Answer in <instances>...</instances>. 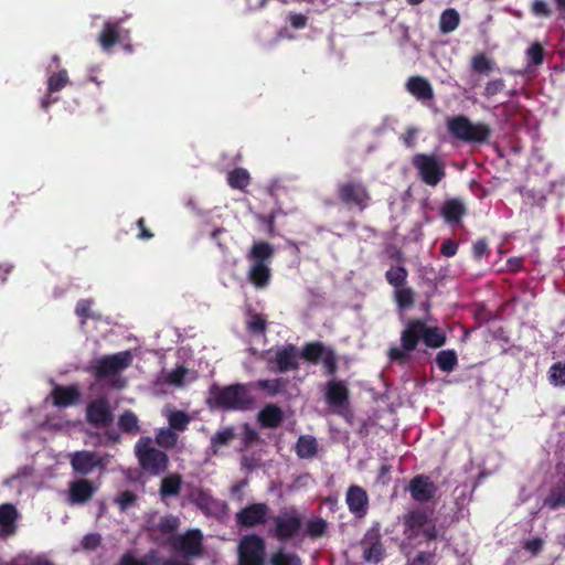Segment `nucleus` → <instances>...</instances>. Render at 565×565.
<instances>
[{"instance_id": "nucleus-55", "label": "nucleus", "mask_w": 565, "mask_h": 565, "mask_svg": "<svg viewBox=\"0 0 565 565\" xmlns=\"http://www.w3.org/2000/svg\"><path fill=\"white\" fill-rule=\"evenodd\" d=\"M339 196L342 202L350 203L353 201V183L347 182L339 188Z\"/></svg>"}, {"instance_id": "nucleus-52", "label": "nucleus", "mask_w": 565, "mask_h": 565, "mask_svg": "<svg viewBox=\"0 0 565 565\" xmlns=\"http://www.w3.org/2000/svg\"><path fill=\"white\" fill-rule=\"evenodd\" d=\"M156 562L157 565H192L190 559L186 558H175V557H168L164 558L160 555V553L156 550Z\"/></svg>"}, {"instance_id": "nucleus-28", "label": "nucleus", "mask_w": 565, "mask_h": 565, "mask_svg": "<svg viewBox=\"0 0 565 565\" xmlns=\"http://www.w3.org/2000/svg\"><path fill=\"white\" fill-rule=\"evenodd\" d=\"M327 531V522L319 516H315L305 520L303 534L301 535V540L305 537H310L312 540L321 537Z\"/></svg>"}, {"instance_id": "nucleus-24", "label": "nucleus", "mask_w": 565, "mask_h": 565, "mask_svg": "<svg viewBox=\"0 0 565 565\" xmlns=\"http://www.w3.org/2000/svg\"><path fill=\"white\" fill-rule=\"evenodd\" d=\"M407 523L416 534L422 532L427 539L436 536L435 525L425 512L412 513Z\"/></svg>"}, {"instance_id": "nucleus-3", "label": "nucleus", "mask_w": 565, "mask_h": 565, "mask_svg": "<svg viewBox=\"0 0 565 565\" xmlns=\"http://www.w3.org/2000/svg\"><path fill=\"white\" fill-rule=\"evenodd\" d=\"M210 394L215 406L225 411H248L254 404L248 384L213 385Z\"/></svg>"}, {"instance_id": "nucleus-20", "label": "nucleus", "mask_w": 565, "mask_h": 565, "mask_svg": "<svg viewBox=\"0 0 565 565\" xmlns=\"http://www.w3.org/2000/svg\"><path fill=\"white\" fill-rule=\"evenodd\" d=\"M363 558L367 563H376L383 556V547L380 542V534L377 530H372L362 541Z\"/></svg>"}, {"instance_id": "nucleus-44", "label": "nucleus", "mask_w": 565, "mask_h": 565, "mask_svg": "<svg viewBox=\"0 0 565 565\" xmlns=\"http://www.w3.org/2000/svg\"><path fill=\"white\" fill-rule=\"evenodd\" d=\"M456 363L457 356L452 351H441L437 355V364L443 371H451Z\"/></svg>"}, {"instance_id": "nucleus-19", "label": "nucleus", "mask_w": 565, "mask_h": 565, "mask_svg": "<svg viewBox=\"0 0 565 565\" xmlns=\"http://www.w3.org/2000/svg\"><path fill=\"white\" fill-rule=\"evenodd\" d=\"M285 419L282 409L276 404L265 405L257 414V420L260 427L274 429L281 425Z\"/></svg>"}, {"instance_id": "nucleus-61", "label": "nucleus", "mask_w": 565, "mask_h": 565, "mask_svg": "<svg viewBox=\"0 0 565 565\" xmlns=\"http://www.w3.org/2000/svg\"><path fill=\"white\" fill-rule=\"evenodd\" d=\"M543 546V541L540 537H533L525 542L524 548L530 551L532 554H537Z\"/></svg>"}, {"instance_id": "nucleus-5", "label": "nucleus", "mask_w": 565, "mask_h": 565, "mask_svg": "<svg viewBox=\"0 0 565 565\" xmlns=\"http://www.w3.org/2000/svg\"><path fill=\"white\" fill-rule=\"evenodd\" d=\"M135 456L140 468L151 476H159L168 469V455L153 447L150 437H140L138 439L135 445Z\"/></svg>"}, {"instance_id": "nucleus-25", "label": "nucleus", "mask_w": 565, "mask_h": 565, "mask_svg": "<svg viewBox=\"0 0 565 565\" xmlns=\"http://www.w3.org/2000/svg\"><path fill=\"white\" fill-rule=\"evenodd\" d=\"M273 256L274 248L265 241L255 242L248 253V259H250L252 263L267 264Z\"/></svg>"}, {"instance_id": "nucleus-50", "label": "nucleus", "mask_w": 565, "mask_h": 565, "mask_svg": "<svg viewBox=\"0 0 565 565\" xmlns=\"http://www.w3.org/2000/svg\"><path fill=\"white\" fill-rule=\"evenodd\" d=\"M93 301L89 299H81L77 301L75 307V313L77 317L82 318L83 321L90 318V308H92Z\"/></svg>"}, {"instance_id": "nucleus-2", "label": "nucleus", "mask_w": 565, "mask_h": 565, "mask_svg": "<svg viewBox=\"0 0 565 565\" xmlns=\"http://www.w3.org/2000/svg\"><path fill=\"white\" fill-rule=\"evenodd\" d=\"M420 338H423L427 345L434 348L441 347L445 342V337L437 328H428L420 321H411L402 332V349L392 348L390 350V358L404 362L407 359V353L416 348Z\"/></svg>"}, {"instance_id": "nucleus-29", "label": "nucleus", "mask_w": 565, "mask_h": 565, "mask_svg": "<svg viewBox=\"0 0 565 565\" xmlns=\"http://www.w3.org/2000/svg\"><path fill=\"white\" fill-rule=\"evenodd\" d=\"M441 213L447 222L458 223L465 214V205L459 200H448L444 203Z\"/></svg>"}, {"instance_id": "nucleus-51", "label": "nucleus", "mask_w": 565, "mask_h": 565, "mask_svg": "<svg viewBox=\"0 0 565 565\" xmlns=\"http://www.w3.org/2000/svg\"><path fill=\"white\" fill-rule=\"evenodd\" d=\"M526 55L534 65H539L543 61V49L540 44L534 43L527 49Z\"/></svg>"}, {"instance_id": "nucleus-4", "label": "nucleus", "mask_w": 565, "mask_h": 565, "mask_svg": "<svg viewBox=\"0 0 565 565\" xmlns=\"http://www.w3.org/2000/svg\"><path fill=\"white\" fill-rule=\"evenodd\" d=\"M271 520L273 524L269 529V533L277 541L288 542L301 539L305 526V514L297 508H282Z\"/></svg>"}, {"instance_id": "nucleus-18", "label": "nucleus", "mask_w": 565, "mask_h": 565, "mask_svg": "<svg viewBox=\"0 0 565 565\" xmlns=\"http://www.w3.org/2000/svg\"><path fill=\"white\" fill-rule=\"evenodd\" d=\"M324 399L330 406H343L349 399V390L343 382L330 380L326 384Z\"/></svg>"}, {"instance_id": "nucleus-49", "label": "nucleus", "mask_w": 565, "mask_h": 565, "mask_svg": "<svg viewBox=\"0 0 565 565\" xmlns=\"http://www.w3.org/2000/svg\"><path fill=\"white\" fill-rule=\"evenodd\" d=\"M550 379L554 385L565 384V363L555 364L551 369Z\"/></svg>"}, {"instance_id": "nucleus-16", "label": "nucleus", "mask_w": 565, "mask_h": 565, "mask_svg": "<svg viewBox=\"0 0 565 565\" xmlns=\"http://www.w3.org/2000/svg\"><path fill=\"white\" fill-rule=\"evenodd\" d=\"M51 398L54 406L66 408L79 402L81 392L77 385L63 386L56 384L51 392Z\"/></svg>"}, {"instance_id": "nucleus-45", "label": "nucleus", "mask_w": 565, "mask_h": 565, "mask_svg": "<svg viewBox=\"0 0 565 565\" xmlns=\"http://www.w3.org/2000/svg\"><path fill=\"white\" fill-rule=\"evenodd\" d=\"M369 499L364 490L355 487V516L362 518L366 514Z\"/></svg>"}, {"instance_id": "nucleus-46", "label": "nucleus", "mask_w": 565, "mask_h": 565, "mask_svg": "<svg viewBox=\"0 0 565 565\" xmlns=\"http://www.w3.org/2000/svg\"><path fill=\"white\" fill-rule=\"evenodd\" d=\"M137 499V495L132 491L125 490L117 495L115 502L121 511H126L136 503Z\"/></svg>"}, {"instance_id": "nucleus-48", "label": "nucleus", "mask_w": 565, "mask_h": 565, "mask_svg": "<svg viewBox=\"0 0 565 565\" xmlns=\"http://www.w3.org/2000/svg\"><path fill=\"white\" fill-rule=\"evenodd\" d=\"M406 276L407 273L403 267H394L386 273V278L390 284L396 287L401 286L405 281Z\"/></svg>"}, {"instance_id": "nucleus-57", "label": "nucleus", "mask_w": 565, "mask_h": 565, "mask_svg": "<svg viewBox=\"0 0 565 565\" xmlns=\"http://www.w3.org/2000/svg\"><path fill=\"white\" fill-rule=\"evenodd\" d=\"M504 87V83L502 79H494V81H490L489 83H487L486 87H484V94L487 96H493L495 94H498L499 92H501Z\"/></svg>"}, {"instance_id": "nucleus-40", "label": "nucleus", "mask_w": 565, "mask_h": 565, "mask_svg": "<svg viewBox=\"0 0 565 565\" xmlns=\"http://www.w3.org/2000/svg\"><path fill=\"white\" fill-rule=\"evenodd\" d=\"M287 385V381L282 377L274 380H258L255 386L268 392L269 395L274 396L282 392Z\"/></svg>"}, {"instance_id": "nucleus-38", "label": "nucleus", "mask_w": 565, "mask_h": 565, "mask_svg": "<svg viewBox=\"0 0 565 565\" xmlns=\"http://www.w3.org/2000/svg\"><path fill=\"white\" fill-rule=\"evenodd\" d=\"M68 83L70 78L67 71L61 70L47 78V92L49 94L57 93L62 90Z\"/></svg>"}, {"instance_id": "nucleus-35", "label": "nucleus", "mask_w": 565, "mask_h": 565, "mask_svg": "<svg viewBox=\"0 0 565 565\" xmlns=\"http://www.w3.org/2000/svg\"><path fill=\"white\" fill-rule=\"evenodd\" d=\"M460 21L459 13L455 9H447L440 15L439 28L443 33H449L457 29Z\"/></svg>"}, {"instance_id": "nucleus-22", "label": "nucleus", "mask_w": 565, "mask_h": 565, "mask_svg": "<svg viewBox=\"0 0 565 565\" xmlns=\"http://www.w3.org/2000/svg\"><path fill=\"white\" fill-rule=\"evenodd\" d=\"M247 278L255 288H266L269 285L271 278V270L269 265L263 263H252L247 271Z\"/></svg>"}, {"instance_id": "nucleus-54", "label": "nucleus", "mask_w": 565, "mask_h": 565, "mask_svg": "<svg viewBox=\"0 0 565 565\" xmlns=\"http://www.w3.org/2000/svg\"><path fill=\"white\" fill-rule=\"evenodd\" d=\"M185 373H186L185 369L182 366H179V367L172 370L168 374L167 381L169 384H172V385H181L184 381Z\"/></svg>"}, {"instance_id": "nucleus-10", "label": "nucleus", "mask_w": 565, "mask_h": 565, "mask_svg": "<svg viewBox=\"0 0 565 565\" xmlns=\"http://www.w3.org/2000/svg\"><path fill=\"white\" fill-rule=\"evenodd\" d=\"M132 361L129 351L118 352L111 355H105L97 361L94 366V373L97 380H105L119 374L127 369Z\"/></svg>"}, {"instance_id": "nucleus-13", "label": "nucleus", "mask_w": 565, "mask_h": 565, "mask_svg": "<svg viewBox=\"0 0 565 565\" xmlns=\"http://www.w3.org/2000/svg\"><path fill=\"white\" fill-rule=\"evenodd\" d=\"M98 484L89 479L79 478L68 483L67 502L81 505L89 502L98 491Z\"/></svg>"}, {"instance_id": "nucleus-62", "label": "nucleus", "mask_w": 565, "mask_h": 565, "mask_svg": "<svg viewBox=\"0 0 565 565\" xmlns=\"http://www.w3.org/2000/svg\"><path fill=\"white\" fill-rule=\"evenodd\" d=\"M533 12L536 15H543V17H547L551 13L547 3L545 1H543V0H535L534 1V3H533Z\"/></svg>"}, {"instance_id": "nucleus-11", "label": "nucleus", "mask_w": 565, "mask_h": 565, "mask_svg": "<svg viewBox=\"0 0 565 565\" xmlns=\"http://www.w3.org/2000/svg\"><path fill=\"white\" fill-rule=\"evenodd\" d=\"M202 540L203 535L200 530H189L172 542V547L180 552L184 558L192 559L203 554Z\"/></svg>"}, {"instance_id": "nucleus-32", "label": "nucleus", "mask_w": 565, "mask_h": 565, "mask_svg": "<svg viewBox=\"0 0 565 565\" xmlns=\"http://www.w3.org/2000/svg\"><path fill=\"white\" fill-rule=\"evenodd\" d=\"M227 183L232 189L245 190L250 183V175L244 168H236L228 172Z\"/></svg>"}, {"instance_id": "nucleus-15", "label": "nucleus", "mask_w": 565, "mask_h": 565, "mask_svg": "<svg viewBox=\"0 0 565 565\" xmlns=\"http://www.w3.org/2000/svg\"><path fill=\"white\" fill-rule=\"evenodd\" d=\"M73 471L79 476L89 475L95 468L103 466V459L95 451L78 450L70 455Z\"/></svg>"}, {"instance_id": "nucleus-59", "label": "nucleus", "mask_w": 565, "mask_h": 565, "mask_svg": "<svg viewBox=\"0 0 565 565\" xmlns=\"http://www.w3.org/2000/svg\"><path fill=\"white\" fill-rule=\"evenodd\" d=\"M369 200L370 196L366 190L362 186H355V204L362 209L366 206Z\"/></svg>"}, {"instance_id": "nucleus-21", "label": "nucleus", "mask_w": 565, "mask_h": 565, "mask_svg": "<svg viewBox=\"0 0 565 565\" xmlns=\"http://www.w3.org/2000/svg\"><path fill=\"white\" fill-rule=\"evenodd\" d=\"M406 89L418 100H430L434 97L430 83L423 76L409 77L406 82Z\"/></svg>"}, {"instance_id": "nucleus-36", "label": "nucleus", "mask_w": 565, "mask_h": 565, "mask_svg": "<svg viewBox=\"0 0 565 565\" xmlns=\"http://www.w3.org/2000/svg\"><path fill=\"white\" fill-rule=\"evenodd\" d=\"M270 565H302L300 556L296 553L284 552L281 550L271 554Z\"/></svg>"}, {"instance_id": "nucleus-39", "label": "nucleus", "mask_w": 565, "mask_h": 565, "mask_svg": "<svg viewBox=\"0 0 565 565\" xmlns=\"http://www.w3.org/2000/svg\"><path fill=\"white\" fill-rule=\"evenodd\" d=\"M156 443L164 449H172L178 443V434L170 427L161 428L156 435Z\"/></svg>"}, {"instance_id": "nucleus-8", "label": "nucleus", "mask_w": 565, "mask_h": 565, "mask_svg": "<svg viewBox=\"0 0 565 565\" xmlns=\"http://www.w3.org/2000/svg\"><path fill=\"white\" fill-rule=\"evenodd\" d=\"M412 163L417 169L422 181L427 185L436 186L445 177V166L434 154H415Z\"/></svg>"}, {"instance_id": "nucleus-34", "label": "nucleus", "mask_w": 565, "mask_h": 565, "mask_svg": "<svg viewBox=\"0 0 565 565\" xmlns=\"http://www.w3.org/2000/svg\"><path fill=\"white\" fill-rule=\"evenodd\" d=\"M7 565H55L45 554H20Z\"/></svg>"}, {"instance_id": "nucleus-37", "label": "nucleus", "mask_w": 565, "mask_h": 565, "mask_svg": "<svg viewBox=\"0 0 565 565\" xmlns=\"http://www.w3.org/2000/svg\"><path fill=\"white\" fill-rule=\"evenodd\" d=\"M190 420L191 417L183 411H173L168 415L169 427L177 431H184Z\"/></svg>"}, {"instance_id": "nucleus-14", "label": "nucleus", "mask_w": 565, "mask_h": 565, "mask_svg": "<svg viewBox=\"0 0 565 565\" xmlns=\"http://www.w3.org/2000/svg\"><path fill=\"white\" fill-rule=\"evenodd\" d=\"M124 19L106 21L97 39L102 50L109 52L117 43L128 40L130 31L122 29Z\"/></svg>"}, {"instance_id": "nucleus-31", "label": "nucleus", "mask_w": 565, "mask_h": 565, "mask_svg": "<svg viewBox=\"0 0 565 565\" xmlns=\"http://www.w3.org/2000/svg\"><path fill=\"white\" fill-rule=\"evenodd\" d=\"M118 427L122 433L137 435L140 431L139 419L132 411H125L119 415Z\"/></svg>"}, {"instance_id": "nucleus-42", "label": "nucleus", "mask_w": 565, "mask_h": 565, "mask_svg": "<svg viewBox=\"0 0 565 565\" xmlns=\"http://www.w3.org/2000/svg\"><path fill=\"white\" fill-rule=\"evenodd\" d=\"M267 329V321L260 313H253L250 319L246 322V330L250 334L259 335L265 334Z\"/></svg>"}, {"instance_id": "nucleus-26", "label": "nucleus", "mask_w": 565, "mask_h": 565, "mask_svg": "<svg viewBox=\"0 0 565 565\" xmlns=\"http://www.w3.org/2000/svg\"><path fill=\"white\" fill-rule=\"evenodd\" d=\"M318 451V443L315 437L302 435L296 443V454L301 459L312 458Z\"/></svg>"}, {"instance_id": "nucleus-43", "label": "nucleus", "mask_w": 565, "mask_h": 565, "mask_svg": "<svg viewBox=\"0 0 565 565\" xmlns=\"http://www.w3.org/2000/svg\"><path fill=\"white\" fill-rule=\"evenodd\" d=\"M493 66L492 61L484 54H478L471 60V67L475 72L480 74H488L491 72Z\"/></svg>"}, {"instance_id": "nucleus-64", "label": "nucleus", "mask_w": 565, "mask_h": 565, "mask_svg": "<svg viewBox=\"0 0 565 565\" xmlns=\"http://www.w3.org/2000/svg\"><path fill=\"white\" fill-rule=\"evenodd\" d=\"M433 555L420 553L412 562L411 565H431Z\"/></svg>"}, {"instance_id": "nucleus-27", "label": "nucleus", "mask_w": 565, "mask_h": 565, "mask_svg": "<svg viewBox=\"0 0 565 565\" xmlns=\"http://www.w3.org/2000/svg\"><path fill=\"white\" fill-rule=\"evenodd\" d=\"M235 438V429L232 426L217 430L211 437L210 449L213 455H217L218 449L228 446Z\"/></svg>"}, {"instance_id": "nucleus-47", "label": "nucleus", "mask_w": 565, "mask_h": 565, "mask_svg": "<svg viewBox=\"0 0 565 565\" xmlns=\"http://www.w3.org/2000/svg\"><path fill=\"white\" fill-rule=\"evenodd\" d=\"M544 505L555 510L559 507L565 505V488L563 490H557L552 492V494L545 499Z\"/></svg>"}, {"instance_id": "nucleus-23", "label": "nucleus", "mask_w": 565, "mask_h": 565, "mask_svg": "<svg viewBox=\"0 0 565 565\" xmlns=\"http://www.w3.org/2000/svg\"><path fill=\"white\" fill-rule=\"evenodd\" d=\"M409 491L412 497L416 501H428L436 492L435 484L425 477H416L409 484Z\"/></svg>"}, {"instance_id": "nucleus-53", "label": "nucleus", "mask_w": 565, "mask_h": 565, "mask_svg": "<svg viewBox=\"0 0 565 565\" xmlns=\"http://www.w3.org/2000/svg\"><path fill=\"white\" fill-rule=\"evenodd\" d=\"M102 537L98 533L86 534L82 540V546L85 550H95L100 545Z\"/></svg>"}, {"instance_id": "nucleus-60", "label": "nucleus", "mask_w": 565, "mask_h": 565, "mask_svg": "<svg viewBox=\"0 0 565 565\" xmlns=\"http://www.w3.org/2000/svg\"><path fill=\"white\" fill-rule=\"evenodd\" d=\"M241 465L242 468L248 472L255 470L259 466L258 460L253 456H243L241 459Z\"/></svg>"}, {"instance_id": "nucleus-7", "label": "nucleus", "mask_w": 565, "mask_h": 565, "mask_svg": "<svg viewBox=\"0 0 565 565\" xmlns=\"http://www.w3.org/2000/svg\"><path fill=\"white\" fill-rule=\"evenodd\" d=\"M447 126L452 136L463 141L482 142L490 135V129L487 125L473 124L465 116L448 119Z\"/></svg>"}, {"instance_id": "nucleus-12", "label": "nucleus", "mask_w": 565, "mask_h": 565, "mask_svg": "<svg viewBox=\"0 0 565 565\" xmlns=\"http://www.w3.org/2000/svg\"><path fill=\"white\" fill-rule=\"evenodd\" d=\"M86 419L95 428L108 427L114 422L109 402L104 397L90 402L86 407Z\"/></svg>"}, {"instance_id": "nucleus-41", "label": "nucleus", "mask_w": 565, "mask_h": 565, "mask_svg": "<svg viewBox=\"0 0 565 565\" xmlns=\"http://www.w3.org/2000/svg\"><path fill=\"white\" fill-rule=\"evenodd\" d=\"M179 519L172 514L160 518L152 531H159L161 534L168 535L174 533L179 527Z\"/></svg>"}, {"instance_id": "nucleus-9", "label": "nucleus", "mask_w": 565, "mask_h": 565, "mask_svg": "<svg viewBox=\"0 0 565 565\" xmlns=\"http://www.w3.org/2000/svg\"><path fill=\"white\" fill-rule=\"evenodd\" d=\"M271 509L266 502H254L243 507L235 514L237 526L253 529L266 525L270 519Z\"/></svg>"}, {"instance_id": "nucleus-58", "label": "nucleus", "mask_w": 565, "mask_h": 565, "mask_svg": "<svg viewBox=\"0 0 565 565\" xmlns=\"http://www.w3.org/2000/svg\"><path fill=\"white\" fill-rule=\"evenodd\" d=\"M288 21L295 29H303L307 25V17L301 13H290Z\"/></svg>"}, {"instance_id": "nucleus-6", "label": "nucleus", "mask_w": 565, "mask_h": 565, "mask_svg": "<svg viewBox=\"0 0 565 565\" xmlns=\"http://www.w3.org/2000/svg\"><path fill=\"white\" fill-rule=\"evenodd\" d=\"M238 565H266V542L255 533L244 535L237 545Z\"/></svg>"}, {"instance_id": "nucleus-63", "label": "nucleus", "mask_w": 565, "mask_h": 565, "mask_svg": "<svg viewBox=\"0 0 565 565\" xmlns=\"http://www.w3.org/2000/svg\"><path fill=\"white\" fill-rule=\"evenodd\" d=\"M458 245L454 241H444L441 244V253L447 256L451 257L457 253Z\"/></svg>"}, {"instance_id": "nucleus-56", "label": "nucleus", "mask_w": 565, "mask_h": 565, "mask_svg": "<svg viewBox=\"0 0 565 565\" xmlns=\"http://www.w3.org/2000/svg\"><path fill=\"white\" fill-rule=\"evenodd\" d=\"M396 299L401 307H408L413 303V294L409 289H398Z\"/></svg>"}, {"instance_id": "nucleus-33", "label": "nucleus", "mask_w": 565, "mask_h": 565, "mask_svg": "<svg viewBox=\"0 0 565 565\" xmlns=\"http://www.w3.org/2000/svg\"><path fill=\"white\" fill-rule=\"evenodd\" d=\"M117 565H157L156 550H150L141 558H136L130 552L122 554Z\"/></svg>"}, {"instance_id": "nucleus-30", "label": "nucleus", "mask_w": 565, "mask_h": 565, "mask_svg": "<svg viewBox=\"0 0 565 565\" xmlns=\"http://www.w3.org/2000/svg\"><path fill=\"white\" fill-rule=\"evenodd\" d=\"M182 478L173 473L162 479L160 484V494L162 498L177 497L180 494Z\"/></svg>"}, {"instance_id": "nucleus-1", "label": "nucleus", "mask_w": 565, "mask_h": 565, "mask_svg": "<svg viewBox=\"0 0 565 565\" xmlns=\"http://www.w3.org/2000/svg\"><path fill=\"white\" fill-rule=\"evenodd\" d=\"M298 356L311 364L321 362L323 372L328 376H334L338 371V356L334 350L320 341L305 343L300 354H298L296 345L286 344L276 351L270 362L276 364L279 373H286L299 369Z\"/></svg>"}, {"instance_id": "nucleus-17", "label": "nucleus", "mask_w": 565, "mask_h": 565, "mask_svg": "<svg viewBox=\"0 0 565 565\" xmlns=\"http://www.w3.org/2000/svg\"><path fill=\"white\" fill-rule=\"evenodd\" d=\"M19 512L12 503L0 504V537L7 539L17 532Z\"/></svg>"}]
</instances>
